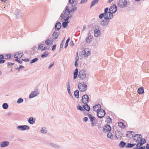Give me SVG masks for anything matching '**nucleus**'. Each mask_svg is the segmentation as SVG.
Returning <instances> with one entry per match:
<instances>
[{"instance_id": "obj_1", "label": "nucleus", "mask_w": 149, "mask_h": 149, "mask_svg": "<svg viewBox=\"0 0 149 149\" xmlns=\"http://www.w3.org/2000/svg\"><path fill=\"white\" fill-rule=\"evenodd\" d=\"M134 141L137 144H140V146H142L146 142V140L143 139L142 135L140 134H137L134 135L133 138Z\"/></svg>"}, {"instance_id": "obj_2", "label": "nucleus", "mask_w": 149, "mask_h": 149, "mask_svg": "<svg viewBox=\"0 0 149 149\" xmlns=\"http://www.w3.org/2000/svg\"><path fill=\"white\" fill-rule=\"evenodd\" d=\"M88 75L86 74V72L85 70H82L79 73L78 77L81 80H84L88 78Z\"/></svg>"}, {"instance_id": "obj_3", "label": "nucleus", "mask_w": 149, "mask_h": 149, "mask_svg": "<svg viewBox=\"0 0 149 149\" xmlns=\"http://www.w3.org/2000/svg\"><path fill=\"white\" fill-rule=\"evenodd\" d=\"M70 10L69 9V7L68 6H67L63 12L61 14V17L62 19H64L65 15H68L70 14Z\"/></svg>"}, {"instance_id": "obj_4", "label": "nucleus", "mask_w": 149, "mask_h": 149, "mask_svg": "<svg viewBox=\"0 0 149 149\" xmlns=\"http://www.w3.org/2000/svg\"><path fill=\"white\" fill-rule=\"evenodd\" d=\"M78 87L79 90L81 92H84L87 89V86L84 83H80L78 85Z\"/></svg>"}, {"instance_id": "obj_5", "label": "nucleus", "mask_w": 149, "mask_h": 149, "mask_svg": "<svg viewBox=\"0 0 149 149\" xmlns=\"http://www.w3.org/2000/svg\"><path fill=\"white\" fill-rule=\"evenodd\" d=\"M105 115V112L103 109H100L97 112V115L98 118H101Z\"/></svg>"}, {"instance_id": "obj_6", "label": "nucleus", "mask_w": 149, "mask_h": 149, "mask_svg": "<svg viewBox=\"0 0 149 149\" xmlns=\"http://www.w3.org/2000/svg\"><path fill=\"white\" fill-rule=\"evenodd\" d=\"M39 93V91L38 89H36L34 91H32L29 96L30 98H33L38 95Z\"/></svg>"}, {"instance_id": "obj_7", "label": "nucleus", "mask_w": 149, "mask_h": 149, "mask_svg": "<svg viewBox=\"0 0 149 149\" xmlns=\"http://www.w3.org/2000/svg\"><path fill=\"white\" fill-rule=\"evenodd\" d=\"M127 1L126 0H119L118 5L119 6L122 8H123L127 5Z\"/></svg>"}, {"instance_id": "obj_8", "label": "nucleus", "mask_w": 149, "mask_h": 149, "mask_svg": "<svg viewBox=\"0 0 149 149\" xmlns=\"http://www.w3.org/2000/svg\"><path fill=\"white\" fill-rule=\"evenodd\" d=\"M104 14V19L106 20H109L111 19L113 17V15L111 12H107Z\"/></svg>"}, {"instance_id": "obj_9", "label": "nucleus", "mask_w": 149, "mask_h": 149, "mask_svg": "<svg viewBox=\"0 0 149 149\" xmlns=\"http://www.w3.org/2000/svg\"><path fill=\"white\" fill-rule=\"evenodd\" d=\"M89 97L88 95L87 94H85L82 96V102L84 104H87L88 103L89 100Z\"/></svg>"}, {"instance_id": "obj_10", "label": "nucleus", "mask_w": 149, "mask_h": 149, "mask_svg": "<svg viewBox=\"0 0 149 149\" xmlns=\"http://www.w3.org/2000/svg\"><path fill=\"white\" fill-rule=\"evenodd\" d=\"M17 128L20 131H24L29 129V127L26 125H19L17 126Z\"/></svg>"}, {"instance_id": "obj_11", "label": "nucleus", "mask_w": 149, "mask_h": 149, "mask_svg": "<svg viewBox=\"0 0 149 149\" xmlns=\"http://www.w3.org/2000/svg\"><path fill=\"white\" fill-rule=\"evenodd\" d=\"M134 133L133 131H127L126 133V136L129 139H131L134 136Z\"/></svg>"}, {"instance_id": "obj_12", "label": "nucleus", "mask_w": 149, "mask_h": 149, "mask_svg": "<svg viewBox=\"0 0 149 149\" xmlns=\"http://www.w3.org/2000/svg\"><path fill=\"white\" fill-rule=\"evenodd\" d=\"M111 130V127L109 125H107L104 126L103 129V131L105 132H110Z\"/></svg>"}, {"instance_id": "obj_13", "label": "nucleus", "mask_w": 149, "mask_h": 149, "mask_svg": "<svg viewBox=\"0 0 149 149\" xmlns=\"http://www.w3.org/2000/svg\"><path fill=\"white\" fill-rule=\"evenodd\" d=\"M117 10V7L116 5L114 4L111 6L109 9V11H111L112 14L116 12Z\"/></svg>"}, {"instance_id": "obj_14", "label": "nucleus", "mask_w": 149, "mask_h": 149, "mask_svg": "<svg viewBox=\"0 0 149 149\" xmlns=\"http://www.w3.org/2000/svg\"><path fill=\"white\" fill-rule=\"evenodd\" d=\"M9 144V142L6 141H1L0 143V147L4 148L8 146Z\"/></svg>"}, {"instance_id": "obj_15", "label": "nucleus", "mask_w": 149, "mask_h": 149, "mask_svg": "<svg viewBox=\"0 0 149 149\" xmlns=\"http://www.w3.org/2000/svg\"><path fill=\"white\" fill-rule=\"evenodd\" d=\"M14 58H21L23 55V53L20 52H16L14 54Z\"/></svg>"}, {"instance_id": "obj_16", "label": "nucleus", "mask_w": 149, "mask_h": 149, "mask_svg": "<svg viewBox=\"0 0 149 149\" xmlns=\"http://www.w3.org/2000/svg\"><path fill=\"white\" fill-rule=\"evenodd\" d=\"M99 109H100L101 108V105L100 104H95V105L93 106V111L96 112L99 110Z\"/></svg>"}, {"instance_id": "obj_17", "label": "nucleus", "mask_w": 149, "mask_h": 149, "mask_svg": "<svg viewBox=\"0 0 149 149\" xmlns=\"http://www.w3.org/2000/svg\"><path fill=\"white\" fill-rule=\"evenodd\" d=\"M88 117L89 118L90 121L91 122V125L92 127H93L94 125V123L93 122L95 121L94 117L92 116L91 114H88Z\"/></svg>"}, {"instance_id": "obj_18", "label": "nucleus", "mask_w": 149, "mask_h": 149, "mask_svg": "<svg viewBox=\"0 0 149 149\" xmlns=\"http://www.w3.org/2000/svg\"><path fill=\"white\" fill-rule=\"evenodd\" d=\"M116 137L118 139H120L122 136V134L119 131H117L116 132L115 134Z\"/></svg>"}, {"instance_id": "obj_19", "label": "nucleus", "mask_w": 149, "mask_h": 149, "mask_svg": "<svg viewBox=\"0 0 149 149\" xmlns=\"http://www.w3.org/2000/svg\"><path fill=\"white\" fill-rule=\"evenodd\" d=\"M93 37L91 35L90 33H88V37L86 38V42L88 43H90L92 41Z\"/></svg>"}, {"instance_id": "obj_20", "label": "nucleus", "mask_w": 149, "mask_h": 149, "mask_svg": "<svg viewBox=\"0 0 149 149\" xmlns=\"http://www.w3.org/2000/svg\"><path fill=\"white\" fill-rule=\"evenodd\" d=\"M94 36L95 37H98L101 34V31L99 29H95L94 31Z\"/></svg>"}, {"instance_id": "obj_21", "label": "nucleus", "mask_w": 149, "mask_h": 149, "mask_svg": "<svg viewBox=\"0 0 149 149\" xmlns=\"http://www.w3.org/2000/svg\"><path fill=\"white\" fill-rule=\"evenodd\" d=\"M84 55L85 56H88L91 54V52L89 51V49L88 48H85L84 50Z\"/></svg>"}, {"instance_id": "obj_22", "label": "nucleus", "mask_w": 149, "mask_h": 149, "mask_svg": "<svg viewBox=\"0 0 149 149\" xmlns=\"http://www.w3.org/2000/svg\"><path fill=\"white\" fill-rule=\"evenodd\" d=\"M61 26V23L60 22H58L56 24L55 26V29L56 31L59 30Z\"/></svg>"}, {"instance_id": "obj_23", "label": "nucleus", "mask_w": 149, "mask_h": 149, "mask_svg": "<svg viewBox=\"0 0 149 149\" xmlns=\"http://www.w3.org/2000/svg\"><path fill=\"white\" fill-rule=\"evenodd\" d=\"M28 121L30 124H33L35 122V119L34 118L31 117L29 118Z\"/></svg>"}, {"instance_id": "obj_24", "label": "nucleus", "mask_w": 149, "mask_h": 149, "mask_svg": "<svg viewBox=\"0 0 149 149\" xmlns=\"http://www.w3.org/2000/svg\"><path fill=\"white\" fill-rule=\"evenodd\" d=\"M109 21L107 20H104L101 22V24L103 26L107 25L108 24Z\"/></svg>"}, {"instance_id": "obj_25", "label": "nucleus", "mask_w": 149, "mask_h": 149, "mask_svg": "<svg viewBox=\"0 0 149 149\" xmlns=\"http://www.w3.org/2000/svg\"><path fill=\"white\" fill-rule=\"evenodd\" d=\"M4 56V59L7 60H9L11 59L12 57H13L11 54H8L5 55Z\"/></svg>"}, {"instance_id": "obj_26", "label": "nucleus", "mask_w": 149, "mask_h": 149, "mask_svg": "<svg viewBox=\"0 0 149 149\" xmlns=\"http://www.w3.org/2000/svg\"><path fill=\"white\" fill-rule=\"evenodd\" d=\"M86 104L84 105L83 106V107L84 109L87 111H89L90 110V107L88 105V104Z\"/></svg>"}, {"instance_id": "obj_27", "label": "nucleus", "mask_w": 149, "mask_h": 149, "mask_svg": "<svg viewBox=\"0 0 149 149\" xmlns=\"http://www.w3.org/2000/svg\"><path fill=\"white\" fill-rule=\"evenodd\" d=\"M139 145L140 144H137L136 147L133 148L134 149H145V146L140 147L141 146Z\"/></svg>"}, {"instance_id": "obj_28", "label": "nucleus", "mask_w": 149, "mask_h": 149, "mask_svg": "<svg viewBox=\"0 0 149 149\" xmlns=\"http://www.w3.org/2000/svg\"><path fill=\"white\" fill-rule=\"evenodd\" d=\"M58 36V34L57 32L54 31L52 35V37L53 39H56L57 38Z\"/></svg>"}, {"instance_id": "obj_29", "label": "nucleus", "mask_w": 149, "mask_h": 149, "mask_svg": "<svg viewBox=\"0 0 149 149\" xmlns=\"http://www.w3.org/2000/svg\"><path fill=\"white\" fill-rule=\"evenodd\" d=\"M144 92V89L143 87H140L138 90V93L139 94H141Z\"/></svg>"}, {"instance_id": "obj_30", "label": "nucleus", "mask_w": 149, "mask_h": 149, "mask_svg": "<svg viewBox=\"0 0 149 149\" xmlns=\"http://www.w3.org/2000/svg\"><path fill=\"white\" fill-rule=\"evenodd\" d=\"M78 73V70L77 68H76L74 72V79H75L76 78Z\"/></svg>"}, {"instance_id": "obj_31", "label": "nucleus", "mask_w": 149, "mask_h": 149, "mask_svg": "<svg viewBox=\"0 0 149 149\" xmlns=\"http://www.w3.org/2000/svg\"><path fill=\"white\" fill-rule=\"evenodd\" d=\"M99 0H93L91 2V4L90 6V8L93 7L95 4L97 3L98 2Z\"/></svg>"}, {"instance_id": "obj_32", "label": "nucleus", "mask_w": 149, "mask_h": 149, "mask_svg": "<svg viewBox=\"0 0 149 149\" xmlns=\"http://www.w3.org/2000/svg\"><path fill=\"white\" fill-rule=\"evenodd\" d=\"M136 144L128 143L125 146L126 148H132L136 145Z\"/></svg>"}, {"instance_id": "obj_33", "label": "nucleus", "mask_w": 149, "mask_h": 149, "mask_svg": "<svg viewBox=\"0 0 149 149\" xmlns=\"http://www.w3.org/2000/svg\"><path fill=\"white\" fill-rule=\"evenodd\" d=\"M126 144L125 142L123 141H121L119 144V146L121 148H123L126 145Z\"/></svg>"}, {"instance_id": "obj_34", "label": "nucleus", "mask_w": 149, "mask_h": 149, "mask_svg": "<svg viewBox=\"0 0 149 149\" xmlns=\"http://www.w3.org/2000/svg\"><path fill=\"white\" fill-rule=\"evenodd\" d=\"M74 95L75 97L77 98H78L79 97V91L78 90L75 91L74 92Z\"/></svg>"}, {"instance_id": "obj_35", "label": "nucleus", "mask_w": 149, "mask_h": 149, "mask_svg": "<svg viewBox=\"0 0 149 149\" xmlns=\"http://www.w3.org/2000/svg\"><path fill=\"white\" fill-rule=\"evenodd\" d=\"M49 54V52L48 51L45 52L43 54L41 55V57L42 58H44L47 57Z\"/></svg>"}, {"instance_id": "obj_36", "label": "nucleus", "mask_w": 149, "mask_h": 149, "mask_svg": "<svg viewBox=\"0 0 149 149\" xmlns=\"http://www.w3.org/2000/svg\"><path fill=\"white\" fill-rule=\"evenodd\" d=\"M8 106L7 103H4L2 105V107L4 109H8Z\"/></svg>"}, {"instance_id": "obj_37", "label": "nucleus", "mask_w": 149, "mask_h": 149, "mask_svg": "<svg viewBox=\"0 0 149 149\" xmlns=\"http://www.w3.org/2000/svg\"><path fill=\"white\" fill-rule=\"evenodd\" d=\"M46 129V128L45 127H42L40 130V132L43 134L46 133L47 132V130Z\"/></svg>"}, {"instance_id": "obj_38", "label": "nucleus", "mask_w": 149, "mask_h": 149, "mask_svg": "<svg viewBox=\"0 0 149 149\" xmlns=\"http://www.w3.org/2000/svg\"><path fill=\"white\" fill-rule=\"evenodd\" d=\"M69 22V21H65L64 22H63L62 23L63 27L64 28L66 27L67 26L68 24V23Z\"/></svg>"}, {"instance_id": "obj_39", "label": "nucleus", "mask_w": 149, "mask_h": 149, "mask_svg": "<svg viewBox=\"0 0 149 149\" xmlns=\"http://www.w3.org/2000/svg\"><path fill=\"white\" fill-rule=\"evenodd\" d=\"M107 137L108 138L111 139H113V136L111 132L108 133L107 135Z\"/></svg>"}, {"instance_id": "obj_40", "label": "nucleus", "mask_w": 149, "mask_h": 149, "mask_svg": "<svg viewBox=\"0 0 149 149\" xmlns=\"http://www.w3.org/2000/svg\"><path fill=\"white\" fill-rule=\"evenodd\" d=\"M118 126L121 128H124L125 127L124 124L122 122H119L118 123Z\"/></svg>"}, {"instance_id": "obj_41", "label": "nucleus", "mask_w": 149, "mask_h": 149, "mask_svg": "<svg viewBox=\"0 0 149 149\" xmlns=\"http://www.w3.org/2000/svg\"><path fill=\"white\" fill-rule=\"evenodd\" d=\"M107 123H110L112 122V120L111 118L108 116V118H107L106 120Z\"/></svg>"}, {"instance_id": "obj_42", "label": "nucleus", "mask_w": 149, "mask_h": 149, "mask_svg": "<svg viewBox=\"0 0 149 149\" xmlns=\"http://www.w3.org/2000/svg\"><path fill=\"white\" fill-rule=\"evenodd\" d=\"M38 60V59L37 58H35L33 59L31 61L30 63H34L36 62Z\"/></svg>"}, {"instance_id": "obj_43", "label": "nucleus", "mask_w": 149, "mask_h": 149, "mask_svg": "<svg viewBox=\"0 0 149 149\" xmlns=\"http://www.w3.org/2000/svg\"><path fill=\"white\" fill-rule=\"evenodd\" d=\"M23 100L22 98H19L18 100L17 101V103L18 104H20L23 102Z\"/></svg>"}, {"instance_id": "obj_44", "label": "nucleus", "mask_w": 149, "mask_h": 149, "mask_svg": "<svg viewBox=\"0 0 149 149\" xmlns=\"http://www.w3.org/2000/svg\"><path fill=\"white\" fill-rule=\"evenodd\" d=\"M50 42L51 41L50 40L47 39L46 40H45V43L47 45H50Z\"/></svg>"}, {"instance_id": "obj_45", "label": "nucleus", "mask_w": 149, "mask_h": 149, "mask_svg": "<svg viewBox=\"0 0 149 149\" xmlns=\"http://www.w3.org/2000/svg\"><path fill=\"white\" fill-rule=\"evenodd\" d=\"M77 109L80 110L81 111H84V110L83 108L81 106L79 105H78L77 107Z\"/></svg>"}, {"instance_id": "obj_46", "label": "nucleus", "mask_w": 149, "mask_h": 149, "mask_svg": "<svg viewBox=\"0 0 149 149\" xmlns=\"http://www.w3.org/2000/svg\"><path fill=\"white\" fill-rule=\"evenodd\" d=\"M64 44V40H63L61 42L60 46V50H61V49L63 48V45Z\"/></svg>"}, {"instance_id": "obj_47", "label": "nucleus", "mask_w": 149, "mask_h": 149, "mask_svg": "<svg viewBox=\"0 0 149 149\" xmlns=\"http://www.w3.org/2000/svg\"><path fill=\"white\" fill-rule=\"evenodd\" d=\"M103 17L104 18V13H101L100 15L99 16V17L100 19H102Z\"/></svg>"}, {"instance_id": "obj_48", "label": "nucleus", "mask_w": 149, "mask_h": 149, "mask_svg": "<svg viewBox=\"0 0 149 149\" xmlns=\"http://www.w3.org/2000/svg\"><path fill=\"white\" fill-rule=\"evenodd\" d=\"M71 16H68L67 17H65L64 18V19H63L65 21V22H67L68 21V20L69 19L70 17Z\"/></svg>"}, {"instance_id": "obj_49", "label": "nucleus", "mask_w": 149, "mask_h": 149, "mask_svg": "<svg viewBox=\"0 0 149 149\" xmlns=\"http://www.w3.org/2000/svg\"><path fill=\"white\" fill-rule=\"evenodd\" d=\"M43 46V44L41 43L40 45H39L38 47V49H42Z\"/></svg>"}, {"instance_id": "obj_50", "label": "nucleus", "mask_w": 149, "mask_h": 149, "mask_svg": "<svg viewBox=\"0 0 149 149\" xmlns=\"http://www.w3.org/2000/svg\"><path fill=\"white\" fill-rule=\"evenodd\" d=\"M53 147L55 148H56L57 149H59L61 148L60 146L56 144H54V146H53Z\"/></svg>"}, {"instance_id": "obj_51", "label": "nucleus", "mask_w": 149, "mask_h": 149, "mask_svg": "<svg viewBox=\"0 0 149 149\" xmlns=\"http://www.w3.org/2000/svg\"><path fill=\"white\" fill-rule=\"evenodd\" d=\"M67 90L70 89V82L69 81H68V84L67 85Z\"/></svg>"}, {"instance_id": "obj_52", "label": "nucleus", "mask_w": 149, "mask_h": 149, "mask_svg": "<svg viewBox=\"0 0 149 149\" xmlns=\"http://www.w3.org/2000/svg\"><path fill=\"white\" fill-rule=\"evenodd\" d=\"M24 68V67L22 65H20L19 66V68H18L16 69V70H17L18 71H19L20 70V68Z\"/></svg>"}, {"instance_id": "obj_53", "label": "nucleus", "mask_w": 149, "mask_h": 149, "mask_svg": "<svg viewBox=\"0 0 149 149\" xmlns=\"http://www.w3.org/2000/svg\"><path fill=\"white\" fill-rule=\"evenodd\" d=\"M4 56L2 54H0V60H4Z\"/></svg>"}, {"instance_id": "obj_54", "label": "nucleus", "mask_w": 149, "mask_h": 149, "mask_svg": "<svg viewBox=\"0 0 149 149\" xmlns=\"http://www.w3.org/2000/svg\"><path fill=\"white\" fill-rule=\"evenodd\" d=\"M7 64L8 65H9L10 66H12L14 65L15 63H14L8 62L7 63Z\"/></svg>"}, {"instance_id": "obj_55", "label": "nucleus", "mask_w": 149, "mask_h": 149, "mask_svg": "<svg viewBox=\"0 0 149 149\" xmlns=\"http://www.w3.org/2000/svg\"><path fill=\"white\" fill-rule=\"evenodd\" d=\"M75 1V0H69V3L70 4H72L73 3H74V2ZM72 5L73 4H72Z\"/></svg>"}, {"instance_id": "obj_56", "label": "nucleus", "mask_w": 149, "mask_h": 149, "mask_svg": "<svg viewBox=\"0 0 149 149\" xmlns=\"http://www.w3.org/2000/svg\"><path fill=\"white\" fill-rule=\"evenodd\" d=\"M54 63V62H53L52 63H51L49 66L48 68L49 69L51 68L53 66Z\"/></svg>"}, {"instance_id": "obj_57", "label": "nucleus", "mask_w": 149, "mask_h": 149, "mask_svg": "<svg viewBox=\"0 0 149 149\" xmlns=\"http://www.w3.org/2000/svg\"><path fill=\"white\" fill-rule=\"evenodd\" d=\"M108 8H106L104 9V13H107V12H110L111 11L108 12Z\"/></svg>"}, {"instance_id": "obj_58", "label": "nucleus", "mask_w": 149, "mask_h": 149, "mask_svg": "<svg viewBox=\"0 0 149 149\" xmlns=\"http://www.w3.org/2000/svg\"><path fill=\"white\" fill-rule=\"evenodd\" d=\"M15 61H16L19 63L20 64H22V61L19 60L17 59H16L15 60Z\"/></svg>"}, {"instance_id": "obj_59", "label": "nucleus", "mask_w": 149, "mask_h": 149, "mask_svg": "<svg viewBox=\"0 0 149 149\" xmlns=\"http://www.w3.org/2000/svg\"><path fill=\"white\" fill-rule=\"evenodd\" d=\"M11 114V113L10 112H8L6 114V116L7 117H10Z\"/></svg>"}, {"instance_id": "obj_60", "label": "nucleus", "mask_w": 149, "mask_h": 149, "mask_svg": "<svg viewBox=\"0 0 149 149\" xmlns=\"http://www.w3.org/2000/svg\"><path fill=\"white\" fill-rule=\"evenodd\" d=\"M56 46L55 45H53L52 47V50L53 51H54L56 48Z\"/></svg>"}, {"instance_id": "obj_61", "label": "nucleus", "mask_w": 149, "mask_h": 149, "mask_svg": "<svg viewBox=\"0 0 149 149\" xmlns=\"http://www.w3.org/2000/svg\"><path fill=\"white\" fill-rule=\"evenodd\" d=\"M88 118L87 117H84L83 119V120L85 122H86L88 121Z\"/></svg>"}, {"instance_id": "obj_62", "label": "nucleus", "mask_w": 149, "mask_h": 149, "mask_svg": "<svg viewBox=\"0 0 149 149\" xmlns=\"http://www.w3.org/2000/svg\"><path fill=\"white\" fill-rule=\"evenodd\" d=\"M16 17L17 18L19 19L21 17V15L17 14L16 15Z\"/></svg>"}, {"instance_id": "obj_63", "label": "nucleus", "mask_w": 149, "mask_h": 149, "mask_svg": "<svg viewBox=\"0 0 149 149\" xmlns=\"http://www.w3.org/2000/svg\"><path fill=\"white\" fill-rule=\"evenodd\" d=\"M22 60L26 62H28L29 61V60L28 58H24V59H23Z\"/></svg>"}, {"instance_id": "obj_64", "label": "nucleus", "mask_w": 149, "mask_h": 149, "mask_svg": "<svg viewBox=\"0 0 149 149\" xmlns=\"http://www.w3.org/2000/svg\"><path fill=\"white\" fill-rule=\"evenodd\" d=\"M145 148L146 149H149V144H147L146 145V146Z\"/></svg>"}]
</instances>
